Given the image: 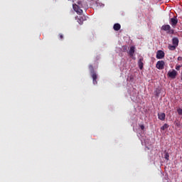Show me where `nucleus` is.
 Wrapping results in <instances>:
<instances>
[{
    "label": "nucleus",
    "instance_id": "12",
    "mask_svg": "<svg viewBox=\"0 0 182 182\" xmlns=\"http://www.w3.org/2000/svg\"><path fill=\"white\" fill-rule=\"evenodd\" d=\"M138 65H139V69L141 70L143 69V58H140L138 61Z\"/></svg>",
    "mask_w": 182,
    "mask_h": 182
},
{
    "label": "nucleus",
    "instance_id": "4",
    "mask_svg": "<svg viewBox=\"0 0 182 182\" xmlns=\"http://www.w3.org/2000/svg\"><path fill=\"white\" fill-rule=\"evenodd\" d=\"M169 23L172 28H176V26H177V23H178V19L176 16H173V18H170Z\"/></svg>",
    "mask_w": 182,
    "mask_h": 182
},
{
    "label": "nucleus",
    "instance_id": "5",
    "mask_svg": "<svg viewBox=\"0 0 182 182\" xmlns=\"http://www.w3.org/2000/svg\"><path fill=\"white\" fill-rule=\"evenodd\" d=\"M168 76L171 79H176V76H177V71H176V70H173L172 71H168Z\"/></svg>",
    "mask_w": 182,
    "mask_h": 182
},
{
    "label": "nucleus",
    "instance_id": "6",
    "mask_svg": "<svg viewBox=\"0 0 182 182\" xmlns=\"http://www.w3.org/2000/svg\"><path fill=\"white\" fill-rule=\"evenodd\" d=\"M164 65H165L164 61L161 60V61H158L156 63V66L157 69H159L160 70H161L164 69Z\"/></svg>",
    "mask_w": 182,
    "mask_h": 182
},
{
    "label": "nucleus",
    "instance_id": "10",
    "mask_svg": "<svg viewBox=\"0 0 182 182\" xmlns=\"http://www.w3.org/2000/svg\"><path fill=\"white\" fill-rule=\"evenodd\" d=\"M120 28H122V26L120 25V23H117L114 24L113 29L114 31H120Z\"/></svg>",
    "mask_w": 182,
    "mask_h": 182
},
{
    "label": "nucleus",
    "instance_id": "22",
    "mask_svg": "<svg viewBox=\"0 0 182 182\" xmlns=\"http://www.w3.org/2000/svg\"><path fill=\"white\" fill-rule=\"evenodd\" d=\"M178 60H182V58L181 57H178Z\"/></svg>",
    "mask_w": 182,
    "mask_h": 182
},
{
    "label": "nucleus",
    "instance_id": "14",
    "mask_svg": "<svg viewBox=\"0 0 182 182\" xmlns=\"http://www.w3.org/2000/svg\"><path fill=\"white\" fill-rule=\"evenodd\" d=\"M176 48L177 46L174 45L168 44V48L169 49V50H176Z\"/></svg>",
    "mask_w": 182,
    "mask_h": 182
},
{
    "label": "nucleus",
    "instance_id": "18",
    "mask_svg": "<svg viewBox=\"0 0 182 182\" xmlns=\"http://www.w3.org/2000/svg\"><path fill=\"white\" fill-rule=\"evenodd\" d=\"M177 112L179 114V116H181V114H182V109L181 108L178 109H177Z\"/></svg>",
    "mask_w": 182,
    "mask_h": 182
},
{
    "label": "nucleus",
    "instance_id": "21",
    "mask_svg": "<svg viewBox=\"0 0 182 182\" xmlns=\"http://www.w3.org/2000/svg\"><path fill=\"white\" fill-rule=\"evenodd\" d=\"M140 127H141V130H144V125H141Z\"/></svg>",
    "mask_w": 182,
    "mask_h": 182
},
{
    "label": "nucleus",
    "instance_id": "1",
    "mask_svg": "<svg viewBox=\"0 0 182 182\" xmlns=\"http://www.w3.org/2000/svg\"><path fill=\"white\" fill-rule=\"evenodd\" d=\"M77 4H73V8L77 15H82V14H83V10H82V8H87V4L85 0H78Z\"/></svg>",
    "mask_w": 182,
    "mask_h": 182
},
{
    "label": "nucleus",
    "instance_id": "20",
    "mask_svg": "<svg viewBox=\"0 0 182 182\" xmlns=\"http://www.w3.org/2000/svg\"><path fill=\"white\" fill-rule=\"evenodd\" d=\"M59 38H60V40L63 39V34L60 33L59 34Z\"/></svg>",
    "mask_w": 182,
    "mask_h": 182
},
{
    "label": "nucleus",
    "instance_id": "17",
    "mask_svg": "<svg viewBox=\"0 0 182 182\" xmlns=\"http://www.w3.org/2000/svg\"><path fill=\"white\" fill-rule=\"evenodd\" d=\"M169 157H170V155L167 152H166V154L164 155V159L166 160H168Z\"/></svg>",
    "mask_w": 182,
    "mask_h": 182
},
{
    "label": "nucleus",
    "instance_id": "2",
    "mask_svg": "<svg viewBox=\"0 0 182 182\" xmlns=\"http://www.w3.org/2000/svg\"><path fill=\"white\" fill-rule=\"evenodd\" d=\"M89 69L91 75V77H92V83L93 85L97 84V74L95 72V69L93 68V65H89Z\"/></svg>",
    "mask_w": 182,
    "mask_h": 182
},
{
    "label": "nucleus",
    "instance_id": "19",
    "mask_svg": "<svg viewBox=\"0 0 182 182\" xmlns=\"http://www.w3.org/2000/svg\"><path fill=\"white\" fill-rule=\"evenodd\" d=\"M180 68H181V65H176V70H180Z\"/></svg>",
    "mask_w": 182,
    "mask_h": 182
},
{
    "label": "nucleus",
    "instance_id": "7",
    "mask_svg": "<svg viewBox=\"0 0 182 182\" xmlns=\"http://www.w3.org/2000/svg\"><path fill=\"white\" fill-rule=\"evenodd\" d=\"M164 53L163 50H159L156 53V59H163L164 58Z\"/></svg>",
    "mask_w": 182,
    "mask_h": 182
},
{
    "label": "nucleus",
    "instance_id": "9",
    "mask_svg": "<svg viewBox=\"0 0 182 182\" xmlns=\"http://www.w3.org/2000/svg\"><path fill=\"white\" fill-rule=\"evenodd\" d=\"M158 119H159V120H162V121L166 120V114L164 112L159 113Z\"/></svg>",
    "mask_w": 182,
    "mask_h": 182
},
{
    "label": "nucleus",
    "instance_id": "13",
    "mask_svg": "<svg viewBox=\"0 0 182 182\" xmlns=\"http://www.w3.org/2000/svg\"><path fill=\"white\" fill-rule=\"evenodd\" d=\"M129 56H134V46H132L130 48V50L129 51Z\"/></svg>",
    "mask_w": 182,
    "mask_h": 182
},
{
    "label": "nucleus",
    "instance_id": "8",
    "mask_svg": "<svg viewBox=\"0 0 182 182\" xmlns=\"http://www.w3.org/2000/svg\"><path fill=\"white\" fill-rule=\"evenodd\" d=\"M85 21H86V16H80L77 18V22L80 25H83V22H85Z\"/></svg>",
    "mask_w": 182,
    "mask_h": 182
},
{
    "label": "nucleus",
    "instance_id": "15",
    "mask_svg": "<svg viewBox=\"0 0 182 182\" xmlns=\"http://www.w3.org/2000/svg\"><path fill=\"white\" fill-rule=\"evenodd\" d=\"M155 93V96H156V97H159V96H160V94L161 93V91L160 90V89H156L154 91Z\"/></svg>",
    "mask_w": 182,
    "mask_h": 182
},
{
    "label": "nucleus",
    "instance_id": "3",
    "mask_svg": "<svg viewBox=\"0 0 182 182\" xmlns=\"http://www.w3.org/2000/svg\"><path fill=\"white\" fill-rule=\"evenodd\" d=\"M161 31H164L165 32H167V33H169L170 35L174 34V29L171 28V26L168 24H166L161 26Z\"/></svg>",
    "mask_w": 182,
    "mask_h": 182
},
{
    "label": "nucleus",
    "instance_id": "16",
    "mask_svg": "<svg viewBox=\"0 0 182 182\" xmlns=\"http://www.w3.org/2000/svg\"><path fill=\"white\" fill-rule=\"evenodd\" d=\"M166 129H168V124H164V126L161 127V130H165Z\"/></svg>",
    "mask_w": 182,
    "mask_h": 182
},
{
    "label": "nucleus",
    "instance_id": "11",
    "mask_svg": "<svg viewBox=\"0 0 182 182\" xmlns=\"http://www.w3.org/2000/svg\"><path fill=\"white\" fill-rule=\"evenodd\" d=\"M172 43L173 46L178 47V39L177 38H173L172 39Z\"/></svg>",
    "mask_w": 182,
    "mask_h": 182
}]
</instances>
